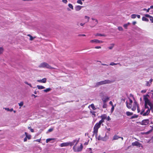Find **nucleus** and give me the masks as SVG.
Segmentation results:
<instances>
[{"label":"nucleus","mask_w":153,"mask_h":153,"mask_svg":"<svg viewBox=\"0 0 153 153\" xmlns=\"http://www.w3.org/2000/svg\"><path fill=\"white\" fill-rule=\"evenodd\" d=\"M85 18L86 19H87V22H88L89 21V17L88 16H85Z\"/></svg>","instance_id":"nucleus-49"},{"label":"nucleus","mask_w":153,"mask_h":153,"mask_svg":"<svg viewBox=\"0 0 153 153\" xmlns=\"http://www.w3.org/2000/svg\"><path fill=\"white\" fill-rule=\"evenodd\" d=\"M138 117L137 115L136 114H134L133 116H131V119H132L133 118H137Z\"/></svg>","instance_id":"nucleus-36"},{"label":"nucleus","mask_w":153,"mask_h":153,"mask_svg":"<svg viewBox=\"0 0 153 153\" xmlns=\"http://www.w3.org/2000/svg\"><path fill=\"white\" fill-rule=\"evenodd\" d=\"M120 138V137L117 135H115L114 136L113 140H117L118 139Z\"/></svg>","instance_id":"nucleus-20"},{"label":"nucleus","mask_w":153,"mask_h":153,"mask_svg":"<svg viewBox=\"0 0 153 153\" xmlns=\"http://www.w3.org/2000/svg\"><path fill=\"white\" fill-rule=\"evenodd\" d=\"M147 97H149V96L147 94L146 95L143 96V100L145 101V107H148L147 105H149L150 107H151L152 104L150 100L148 99Z\"/></svg>","instance_id":"nucleus-1"},{"label":"nucleus","mask_w":153,"mask_h":153,"mask_svg":"<svg viewBox=\"0 0 153 153\" xmlns=\"http://www.w3.org/2000/svg\"><path fill=\"white\" fill-rule=\"evenodd\" d=\"M91 108L94 110H95L96 108H95V106L93 104H91Z\"/></svg>","instance_id":"nucleus-37"},{"label":"nucleus","mask_w":153,"mask_h":153,"mask_svg":"<svg viewBox=\"0 0 153 153\" xmlns=\"http://www.w3.org/2000/svg\"><path fill=\"white\" fill-rule=\"evenodd\" d=\"M82 7V6L78 5L75 7V9L76 11H79L80 10Z\"/></svg>","instance_id":"nucleus-17"},{"label":"nucleus","mask_w":153,"mask_h":153,"mask_svg":"<svg viewBox=\"0 0 153 153\" xmlns=\"http://www.w3.org/2000/svg\"><path fill=\"white\" fill-rule=\"evenodd\" d=\"M107 121H109L111 120V118L109 116H108V117H107V119H106Z\"/></svg>","instance_id":"nucleus-51"},{"label":"nucleus","mask_w":153,"mask_h":153,"mask_svg":"<svg viewBox=\"0 0 153 153\" xmlns=\"http://www.w3.org/2000/svg\"><path fill=\"white\" fill-rule=\"evenodd\" d=\"M79 139H78L77 140H74L73 141H72V142H73V143L74 144L75 143H76L75 145H74V146H75V147H76V145L77 144V143L79 142Z\"/></svg>","instance_id":"nucleus-19"},{"label":"nucleus","mask_w":153,"mask_h":153,"mask_svg":"<svg viewBox=\"0 0 153 153\" xmlns=\"http://www.w3.org/2000/svg\"><path fill=\"white\" fill-rule=\"evenodd\" d=\"M4 109L5 110H6L7 111H8L11 112V111H13V108L9 109L8 108H4Z\"/></svg>","instance_id":"nucleus-29"},{"label":"nucleus","mask_w":153,"mask_h":153,"mask_svg":"<svg viewBox=\"0 0 153 153\" xmlns=\"http://www.w3.org/2000/svg\"><path fill=\"white\" fill-rule=\"evenodd\" d=\"M100 117L105 120L107 119V116L105 114H104L100 116Z\"/></svg>","instance_id":"nucleus-22"},{"label":"nucleus","mask_w":153,"mask_h":153,"mask_svg":"<svg viewBox=\"0 0 153 153\" xmlns=\"http://www.w3.org/2000/svg\"><path fill=\"white\" fill-rule=\"evenodd\" d=\"M37 87L39 89H44L45 87L42 85H37Z\"/></svg>","instance_id":"nucleus-21"},{"label":"nucleus","mask_w":153,"mask_h":153,"mask_svg":"<svg viewBox=\"0 0 153 153\" xmlns=\"http://www.w3.org/2000/svg\"><path fill=\"white\" fill-rule=\"evenodd\" d=\"M19 105L21 107L23 105V102H20L19 104Z\"/></svg>","instance_id":"nucleus-46"},{"label":"nucleus","mask_w":153,"mask_h":153,"mask_svg":"<svg viewBox=\"0 0 153 153\" xmlns=\"http://www.w3.org/2000/svg\"><path fill=\"white\" fill-rule=\"evenodd\" d=\"M68 146H72L74 145L73 142H68Z\"/></svg>","instance_id":"nucleus-32"},{"label":"nucleus","mask_w":153,"mask_h":153,"mask_svg":"<svg viewBox=\"0 0 153 153\" xmlns=\"http://www.w3.org/2000/svg\"><path fill=\"white\" fill-rule=\"evenodd\" d=\"M119 65L120 66H121V65L120 64V63H114V62H111L110 63V65Z\"/></svg>","instance_id":"nucleus-25"},{"label":"nucleus","mask_w":153,"mask_h":153,"mask_svg":"<svg viewBox=\"0 0 153 153\" xmlns=\"http://www.w3.org/2000/svg\"><path fill=\"white\" fill-rule=\"evenodd\" d=\"M111 82L109 80H105L97 82L96 84L97 86H99L104 84L110 83Z\"/></svg>","instance_id":"nucleus-5"},{"label":"nucleus","mask_w":153,"mask_h":153,"mask_svg":"<svg viewBox=\"0 0 153 153\" xmlns=\"http://www.w3.org/2000/svg\"><path fill=\"white\" fill-rule=\"evenodd\" d=\"M118 29L119 31H123V28L121 27H118Z\"/></svg>","instance_id":"nucleus-42"},{"label":"nucleus","mask_w":153,"mask_h":153,"mask_svg":"<svg viewBox=\"0 0 153 153\" xmlns=\"http://www.w3.org/2000/svg\"><path fill=\"white\" fill-rule=\"evenodd\" d=\"M109 98L106 97H105V98H104L102 99V100L103 101V102H107L109 99Z\"/></svg>","instance_id":"nucleus-15"},{"label":"nucleus","mask_w":153,"mask_h":153,"mask_svg":"<svg viewBox=\"0 0 153 153\" xmlns=\"http://www.w3.org/2000/svg\"><path fill=\"white\" fill-rule=\"evenodd\" d=\"M101 125V124L98 122L95 124L94 127L93 136L95 134L96 136L97 137L98 129L100 127Z\"/></svg>","instance_id":"nucleus-2"},{"label":"nucleus","mask_w":153,"mask_h":153,"mask_svg":"<svg viewBox=\"0 0 153 153\" xmlns=\"http://www.w3.org/2000/svg\"><path fill=\"white\" fill-rule=\"evenodd\" d=\"M39 68H45L48 69H55L52 67L48 63L45 62H43L41 63L39 65Z\"/></svg>","instance_id":"nucleus-3"},{"label":"nucleus","mask_w":153,"mask_h":153,"mask_svg":"<svg viewBox=\"0 0 153 153\" xmlns=\"http://www.w3.org/2000/svg\"><path fill=\"white\" fill-rule=\"evenodd\" d=\"M41 140L40 139H37L35 141L36 142H40Z\"/></svg>","instance_id":"nucleus-60"},{"label":"nucleus","mask_w":153,"mask_h":153,"mask_svg":"<svg viewBox=\"0 0 153 153\" xmlns=\"http://www.w3.org/2000/svg\"><path fill=\"white\" fill-rule=\"evenodd\" d=\"M37 149L38 150H40V152L41 151V147H38L37 148Z\"/></svg>","instance_id":"nucleus-59"},{"label":"nucleus","mask_w":153,"mask_h":153,"mask_svg":"<svg viewBox=\"0 0 153 153\" xmlns=\"http://www.w3.org/2000/svg\"><path fill=\"white\" fill-rule=\"evenodd\" d=\"M151 9H153V5L151 6L150 7V8H149L148 9H147V12L148 13L149 12L150 10Z\"/></svg>","instance_id":"nucleus-43"},{"label":"nucleus","mask_w":153,"mask_h":153,"mask_svg":"<svg viewBox=\"0 0 153 153\" xmlns=\"http://www.w3.org/2000/svg\"><path fill=\"white\" fill-rule=\"evenodd\" d=\"M104 122V120H103V119L101 118V120H100L98 123H100L101 124Z\"/></svg>","instance_id":"nucleus-40"},{"label":"nucleus","mask_w":153,"mask_h":153,"mask_svg":"<svg viewBox=\"0 0 153 153\" xmlns=\"http://www.w3.org/2000/svg\"><path fill=\"white\" fill-rule=\"evenodd\" d=\"M137 17L138 18L140 19V16L139 15H137Z\"/></svg>","instance_id":"nucleus-61"},{"label":"nucleus","mask_w":153,"mask_h":153,"mask_svg":"<svg viewBox=\"0 0 153 153\" xmlns=\"http://www.w3.org/2000/svg\"><path fill=\"white\" fill-rule=\"evenodd\" d=\"M25 134L27 138H28L29 139H30L31 136L30 135H28L27 133L26 132H25Z\"/></svg>","instance_id":"nucleus-33"},{"label":"nucleus","mask_w":153,"mask_h":153,"mask_svg":"<svg viewBox=\"0 0 153 153\" xmlns=\"http://www.w3.org/2000/svg\"><path fill=\"white\" fill-rule=\"evenodd\" d=\"M28 36H29L30 37V40H33V39L35 38V37H33L30 35V34H28L27 35Z\"/></svg>","instance_id":"nucleus-30"},{"label":"nucleus","mask_w":153,"mask_h":153,"mask_svg":"<svg viewBox=\"0 0 153 153\" xmlns=\"http://www.w3.org/2000/svg\"><path fill=\"white\" fill-rule=\"evenodd\" d=\"M83 146L82 144H81L80 147L76 148L75 146H74L73 147V149L74 151L75 152H81Z\"/></svg>","instance_id":"nucleus-6"},{"label":"nucleus","mask_w":153,"mask_h":153,"mask_svg":"<svg viewBox=\"0 0 153 153\" xmlns=\"http://www.w3.org/2000/svg\"><path fill=\"white\" fill-rule=\"evenodd\" d=\"M68 7H69L71 8V9H73V7L72 4H69L68 5Z\"/></svg>","instance_id":"nucleus-39"},{"label":"nucleus","mask_w":153,"mask_h":153,"mask_svg":"<svg viewBox=\"0 0 153 153\" xmlns=\"http://www.w3.org/2000/svg\"><path fill=\"white\" fill-rule=\"evenodd\" d=\"M108 139V137L107 136L106 134H105L104 137H101L100 136H99L98 138V140H102L104 141H106Z\"/></svg>","instance_id":"nucleus-7"},{"label":"nucleus","mask_w":153,"mask_h":153,"mask_svg":"<svg viewBox=\"0 0 153 153\" xmlns=\"http://www.w3.org/2000/svg\"><path fill=\"white\" fill-rule=\"evenodd\" d=\"M78 36H85L86 35H85V34H80L78 35Z\"/></svg>","instance_id":"nucleus-53"},{"label":"nucleus","mask_w":153,"mask_h":153,"mask_svg":"<svg viewBox=\"0 0 153 153\" xmlns=\"http://www.w3.org/2000/svg\"><path fill=\"white\" fill-rule=\"evenodd\" d=\"M142 20L143 21H145L148 22L149 21V19L146 18V17H143L142 18Z\"/></svg>","instance_id":"nucleus-27"},{"label":"nucleus","mask_w":153,"mask_h":153,"mask_svg":"<svg viewBox=\"0 0 153 153\" xmlns=\"http://www.w3.org/2000/svg\"><path fill=\"white\" fill-rule=\"evenodd\" d=\"M95 48L96 49H99V48H101V47L100 46H97L95 47Z\"/></svg>","instance_id":"nucleus-55"},{"label":"nucleus","mask_w":153,"mask_h":153,"mask_svg":"<svg viewBox=\"0 0 153 153\" xmlns=\"http://www.w3.org/2000/svg\"><path fill=\"white\" fill-rule=\"evenodd\" d=\"M79 139H78L77 140H74L73 141H72V142H73V143L74 144L75 143H76L75 145H74V146H75V147H76V145L77 144V143L79 142Z\"/></svg>","instance_id":"nucleus-18"},{"label":"nucleus","mask_w":153,"mask_h":153,"mask_svg":"<svg viewBox=\"0 0 153 153\" xmlns=\"http://www.w3.org/2000/svg\"><path fill=\"white\" fill-rule=\"evenodd\" d=\"M85 23H81L80 24V25L81 26H83L84 25H85Z\"/></svg>","instance_id":"nucleus-62"},{"label":"nucleus","mask_w":153,"mask_h":153,"mask_svg":"<svg viewBox=\"0 0 153 153\" xmlns=\"http://www.w3.org/2000/svg\"><path fill=\"white\" fill-rule=\"evenodd\" d=\"M47 79L46 78H44L42 79H39L37 80L38 82L45 83L46 82Z\"/></svg>","instance_id":"nucleus-14"},{"label":"nucleus","mask_w":153,"mask_h":153,"mask_svg":"<svg viewBox=\"0 0 153 153\" xmlns=\"http://www.w3.org/2000/svg\"><path fill=\"white\" fill-rule=\"evenodd\" d=\"M92 19L93 21H95V22H93V24L92 25L90 26L91 27H93L95 26L97 24L98 21L97 20L94 18H92Z\"/></svg>","instance_id":"nucleus-12"},{"label":"nucleus","mask_w":153,"mask_h":153,"mask_svg":"<svg viewBox=\"0 0 153 153\" xmlns=\"http://www.w3.org/2000/svg\"><path fill=\"white\" fill-rule=\"evenodd\" d=\"M53 130V128H50V129H48V131L49 132H51V131H52Z\"/></svg>","instance_id":"nucleus-52"},{"label":"nucleus","mask_w":153,"mask_h":153,"mask_svg":"<svg viewBox=\"0 0 153 153\" xmlns=\"http://www.w3.org/2000/svg\"><path fill=\"white\" fill-rule=\"evenodd\" d=\"M153 81V79H150L149 81H146V86H150L151 85L152 83V82Z\"/></svg>","instance_id":"nucleus-13"},{"label":"nucleus","mask_w":153,"mask_h":153,"mask_svg":"<svg viewBox=\"0 0 153 153\" xmlns=\"http://www.w3.org/2000/svg\"><path fill=\"white\" fill-rule=\"evenodd\" d=\"M131 18L132 19H135L137 17V15L135 14H133L131 15Z\"/></svg>","instance_id":"nucleus-35"},{"label":"nucleus","mask_w":153,"mask_h":153,"mask_svg":"<svg viewBox=\"0 0 153 153\" xmlns=\"http://www.w3.org/2000/svg\"><path fill=\"white\" fill-rule=\"evenodd\" d=\"M132 145L133 146H138L139 147H141L142 148H143V146L140 143L137 141H135V142L132 143Z\"/></svg>","instance_id":"nucleus-9"},{"label":"nucleus","mask_w":153,"mask_h":153,"mask_svg":"<svg viewBox=\"0 0 153 153\" xmlns=\"http://www.w3.org/2000/svg\"><path fill=\"white\" fill-rule=\"evenodd\" d=\"M132 100L129 98V103L128 102H126L127 107L128 108H131L132 106Z\"/></svg>","instance_id":"nucleus-8"},{"label":"nucleus","mask_w":153,"mask_h":153,"mask_svg":"<svg viewBox=\"0 0 153 153\" xmlns=\"http://www.w3.org/2000/svg\"><path fill=\"white\" fill-rule=\"evenodd\" d=\"M68 142L64 143H61L60 146L61 147L68 146Z\"/></svg>","instance_id":"nucleus-16"},{"label":"nucleus","mask_w":153,"mask_h":153,"mask_svg":"<svg viewBox=\"0 0 153 153\" xmlns=\"http://www.w3.org/2000/svg\"><path fill=\"white\" fill-rule=\"evenodd\" d=\"M3 51V49L2 47H0V54H1Z\"/></svg>","instance_id":"nucleus-45"},{"label":"nucleus","mask_w":153,"mask_h":153,"mask_svg":"<svg viewBox=\"0 0 153 153\" xmlns=\"http://www.w3.org/2000/svg\"><path fill=\"white\" fill-rule=\"evenodd\" d=\"M114 44H112L111 45V46L108 47L109 49H112L114 46Z\"/></svg>","instance_id":"nucleus-44"},{"label":"nucleus","mask_w":153,"mask_h":153,"mask_svg":"<svg viewBox=\"0 0 153 153\" xmlns=\"http://www.w3.org/2000/svg\"><path fill=\"white\" fill-rule=\"evenodd\" d=\"M136 23V22L135 21H134L132 22V24L134 25H135Z\"/></svg>","instance_id":"nucleus-64"},{"label":"nucleus","mask_w":153,"mask_h":153,"mask_svg":"<svg viewBox=\"0 0 153 153\" xmlns=\"http://www.w3.org/2000/svg\"><path fill=\"white\" fill-rule=\"evenodd\" d=\"M114 105H112V107L111 109L112 112L114 111Z\"/></svg>","instance_id":"nucleus-57"},{"label":"nucleus","mask_w":153,"mask_h":153,"mask_svg":"<svg viewBox=\"0 0 153 153\" xmlns=\"http://www.w3.org/2000/svg\"><path fill=\"white\" fill-rule=\"evenodd\" d=\"M90 42L91 43H103V41L95 39L90 40Z\"/></svg>","instance_id":"nucleus-11"},{"label":"nucleus","mask_w":153,"mask_h":153,"mask_svg":"<svg viewBox=\"0 0 153 153\" xmlns=\"http://www.w3.org/2000/svg\"><path fill=\"white\" fill-rule=\"evenodd\" d=\"M144 16H145V17H148V18H150V17L151 16H150L148 14H145Z\"/></svg>","instance_id":"nucleus-50"},{"label":"nucleus","mask_w":153,"mask_h":153,"mask_svg":"<svg viewBox=\"0 0 153 153\" xmlns=\"http://www.w3.org/2000/svg\"><path fill=\"white\" fill-rule=\"evenodd\" d=\"M51 88H47L46 89H45L43 90V91L45 92H49L51 90Z\"/></svg>","instance_id":"nucleus-26"},{"label":"nucleus","mask_w":153,"mask_h":153,"mask_svg":"<svg viewBox=\"0 0 153 153\" xmlns=\"http://www.w3.org/2000/svg\"><path fill=\"white\" fill-rule=\"evenodd\" d=\"M150 112V109L149 108V107H145L144 109L142 110L141 112V114H143L144 116H145L147 115Z\"/></svg>","instance_id":"nucleus-4"},{"label":"nucleus","mask_w":153,"mask_h":153,"mask_svg":"<svg viewBox=\"0 0 153 153\" xmlns=\"http://www.w3.org/2000/svg\"><path fill=\"white\" fill-rule=\"evenodd\" d=\"M82 1H84V0H78L77 1V3L79 4H80L81 5L82 4Z\"/></svg>","instance_id":"nucleus-31"},{"label":"nucleus","mask_w":153,"mask_h":153,"mask_svg":"<svg viewBox=\"0 0 153 153\" xmlns=\"http://www.w3.org/2000/svg\"><path fill=\"white\" fill-rule=\"evenodd\" d=\"M31 96H32V97H34L35 98L36 97H37V96L36 95H34V94H32Z\"/></svg>","instance_id":"nucleus-58"},{"label":"nucleus","mask_w":153,"mask_h":153,"mask_svg":"<svg viewBox=\"0 0 153 153\" xmlns=\"http://www.w3.org/2000/svg\"><path fill=\"white\" fill-rule=\"evenodd\" d=\"M54 140V139L53 138H49L48 139L46 140V142L47 143H48V142H49L50 141Z\"/></svg>","instance_id":"nucleus-38"},{"label":"nucleus","mask_w":153,"mask_h":153,"mask_svg":"<svg viewBox=\"0 0 153 153\" xmlns=\"http://www.w3.org/2000/svg\"><path fill=\"white\" fill-rule=\"evenodd\" d=\"M28 128L30 130V131H31V132H34V130H33V129H32V128H30V127H28Z\"/></svg>","instance_id":"nucleus-47"},{"label":"nucleus","mask_w":153,"mask_h":153,"mask_svg":"<svg viewBox=\"0 0 153 153\" xmlns=\"http://www.w3.org/2000/svg\"><path fill=\"white\" fill-rule=\"evenodd\" d=\"M62 2L65 4H66L68 1L67 0H62Z\"/></svg>","instance_id":"nucleus-54"},{"label":"nucleus","mask_w":153,"mask_h":153,"mask_svg":"<svg viewBox=\"0 0 153 153\" xmlns=\"http://www.w3.org/2000/svg\"><path fill=\"white\" fill-rule=\"evenodd\" d=\"M134 103L135 104V105H134L133 107L131 108L132 110L133 111H134L136 110V107L137 106V104L136 103V102H134Z\"/></svg>","instance_id":"nucleus-23"},{"label":"nucleus","mask_w":153,"mask_h":153,"mask_svg":"<svg viewBox=\"0 0 153 153\" xmlns=\"http://www.w3.org/2000/svg\"><path fill=\"white\" fill-rule=\"evenodd\" d=\"M146 92V91L145 90H142L141 91V93H145Z\"/></svg>","instance_id":"nucleus-56"},{"label":"nucleus","mask_w":153,"mask_h":153,"mask_svg":"<svg viewBox=\"0 0 153 153\" xmlns=\"http://www.w3.org/2000/svg\"><path fill=\"white\" fill-rule=\"evenodd\" d=\"M150 20L151 22H152L153 23V17L152 16H151L150 18Z\"/></svg>","instance_id":"nucleus-48"},{"label":"nucleus","mask_w":153,"mask_h":153,"mask_svg":"<svg viewBox=\"0 0 153 153\" xmlns=\"http://www.w3.org/2000/svg\"><path fill=\"white\" fill-rule=\"evenodd\" d=\"M149 123V120L148 119H146L143 120L141 122V124L142 125L146 126Z\"/></svg>","instance_id":"nucleus-10"},{"label":"nucleus","mask_w":153,"mask_h":153,"mask_svg":"<svg viewBox=\"0 0 153 153\" xmlns=\"http://www.w3.org/2000/svg\"><path fill=\"white\" fill-rule=\"evenodd\" d=\"M97 36H103L104 35H103L102 34H98L97 35Z\"/></svg>","instance_id":"nucleus-63"},{"label":"nucleus","mask_w":153,"mask_h":153,"mask_svg":"<svg viewBox=\"0 0 153 153\" xmlns=\"http://www.w3.org/2000/svg\"><path fill=\"white\" fill-rule=\"evenodd\" d=\"M103 108H106L107 107V104L105 102H103Z\"/></svg>","instance_id":"nucleus-41"},{"label":"nucleus","mask_w":153,"mask_h":153,"mask_svg":"<svg viewBox=\"0 0 153 153\" xmlns=\"http://www.w3.org/2000/svg\"><path fill=\"white\" fill-rule=\"evenodd\" d=\"M130 23L128 22V23L125 24L123 25V26L124 28L125 29H127L128 26L130 25Z\"/></svg>","instance_id":"nucleus-24"},{"label":"nucleus","mask_w":153,"mask_h":153,"mask_svg":"<svg viewBox=\"0 0 153 153\" xmlns=\"http://www.w3.org/2000/svg\"><path fill=\"white\" fill-rule=\"evenodd\" d=\"M133 113L132 112H131L129 111H127L126 112V114L128 116H130L132 115Z\"/></svg>","instance_id":"nucleus-28"},{"label":"nucleus","mask_w":153,"mask_h":153,"mask_svg":"<svg viewBox=\"0 0 153 153\" xmlns=\"http://www.w3.org/2000/svg\"><path fill=\"white\" fill-rule=\"evenodd\" d=\"M90 112L94 116V117H96V114L95 111H91Z\"/></svg>","instance_id":"nucleus-34"}]
</instances>
